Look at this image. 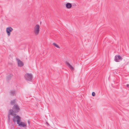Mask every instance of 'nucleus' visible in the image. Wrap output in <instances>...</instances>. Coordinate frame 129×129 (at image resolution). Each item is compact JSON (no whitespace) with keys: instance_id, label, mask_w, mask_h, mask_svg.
<instances>
[{"instance_id":"1","label":"nucleus","mask_w":129,"mask_h":129,"mask_svg":"<svg viewBox=\"0 0 129 129\" xmlns=\"http://www.w3.org/2000/svg\"><path fill=\"white\" fill-rule=\"evenodd\" d=\"M24 77L27 81H32L33 75L31 73H26L25 74Z\"/></svg>"},{"instance_id":"2","label":"nucleus","mask_w":129,"mask_h":129,"mask_svg":"<svg viewBox=\"0 0 129 129\" xmlns=\"http://www.w3.org/2000/svg\"><path fill=\"white\" fill-rule=\"evenodd\" d=\"M13 110L10 109L9 110V113H14V112H18L19 110V109L17 104H15L13 106Z\"/></svg>"},{"instance_id":"3","label":"nucleus","mask_w":129,"mask_h":129,"mask_svg":"<svg viewBox=\"0 0 129 129\" xmlns=\"http://www.w3.org/2000/svg\"><path fill=\"white\" fill-rule=\"evenodd\" d=\"M40 26L38 24L36 25L34 27V31L36 35H37L39 34L40 30Z\"/></svg>"},{"instance_id":"4","label":"nucleus","mask_w":129,"mask_h":129,"mask_svg":"<svg viewBox=\"0 0 129 129\" xmlns=\"http://www.w3.org/2000/svg\"><path fill=\"white\" fill-rule=\"evenodd\" d=\"M20 120H18L17 121V124H18V125L20 126L21 127H26V124L24 122H20Z\"/></svg>"},{"instance_id":"5","label":"nucleus","mask_w":129,"mask_h":129,"mask_svg":"<svg viewBox=\"0 0 129 129\" xmlns=\"http://www.w3.org/2000/svg\"><path fill=\"white\" fill-rule=\"evenodd\" d=\"M122 58L119 55H116L115 56L114 60L116 62H119L121 61Z\"/></svg>"},{"instance_id":"6","label":"nucleus","mask_w":129,"mask_h":129,"mask_svg":"<svg viewBox=\"0 0 129 129\" xmlns=\"http://www.w3.org/2000/svg\"><path fill=\"white\" fill-rule=\"evenodd\" d=\"M13 30V28L10 27H9L6 28V31L8 36H10V32Z\"/></svg>"},{"instance_id":"7","label":"nucleus","mask_w":129,"mask_h":129,"mask_svg":"<svg viewBox=\"0 0 129 129\" xmlns=\"http://www.w3.org/2000/svg\"><path fill=\"white\" fill-rule=\"evenodd\" d=\"M18 120H20V118L18 115H17L16 116L14 117L13 118V120L14 122L16 121L17 123V121Z\"/></svg>"},{"instance_id":"8","label":"nucleus","mask_w":129,"mask_h":129,"mask_svg":"<svg viewBox=\"0 0 129 129\" xmlns=\"http://www.w3.org/2000/svg\"><path fill=\"white\" fill-rule=\"evenodd\" d=\"M18 64V66L21 67L23 66V63L19 59H17Z\"/></svg>"},{"instance_id":"9","label":"nucleus","mask_w":129,"mask_h":129,"mask_svg":"<svg viewBox=\"0 0 129 129\" xmlns=\"http://www.w3.org/2000/svg\"><path fill=\"white\" fill-rule=\"evenodd\" d=\"M65 64L70 69L72 70L74 69V68L71 65H70V64L68 62H66Z\"/></svg>"},{"instance_id":"10","label":"nucleus","mask_w":129,"mask_h":129,"mask_svg":"<svg viewBox=\"0 0 129 129\" xmlns=\"http://www.w3.org/2000/svg\"><path fill=\"white\" fill-rule=\"evenodd\" d=\"M16 92L15 90H12L10 91V95H13L15 94Z\"/></svg>"},{"instance_id":"11","label":"nucleus","mask_w":129,"mask_h":129,"mask_svg":"<svg viewBox=\"0 0 129 129\" xmlns=\"http://www.w3.org/2000/svg\"><path fill=\"white\" fill-rule=\"evenodd\" d=\"M72 5L71 3H68L66 5V7L68 9H70L71 8Z\"/></svg>"},{"instance_id":"12","label":"nucleus","mask_w":129,"mask_h":129,"mask_svg":"<svg viewBox=\"0 0 129 129\" xmlns=\"http://www.w3.org/2000/svg\"><path fill=\"white\" fill-rule=\"evenodd\" d=\"M53 45L56 47L57 48H60V47L57 45L55 43H53Z\"/></svg>"},{"instance_id":"13","label":"nucleus","mask_w":129,"mask_h":129,"mask_svg":"<svg viewBox=\"0 0 129 129\" xmlns=\"http://www.w3.org/2000/svg\"><path fill=\"white\" fill-rule=\"evenodd\" d=\"M15 100H13L11 101V104L12 105H13L15 103Z\"/></svg>"},{"instance_id":"14","label":"nucleus","mask_w":129,"mask_h":129,"mask_svg":"<svg viewBox=\"0 0 129 129\" xmlns=\"http://www.w3.org/2000/svg\"><path fill=\"white\" fill-rule=\"evenodd\" d=\"M14 113H9V114L8 115V119L9 120L10 119V116H9V115H12Z\"/></svg>"},{"instance_id":"15","label":"nucleus","mask_w":129,"mask_h":129,"mask_svg":"<svg viewBox=\"0 0 129 129\" xmlns=\"http://www.w3.org/2000/svg\"><path fill=\"white\" fill-rule=\"evenodd\" d=\"M92 96H94L95 95V93L94 92H93L92 93Z\"/></svg>"},{"instance_id":"16","label":"nucleus","mask_w":129,"mask_h":129,"mask_svg":"<svg viewBox=\"0 0 129 129\" xmlns=\"http://www.w3.org/2000/svg\"><path fill=\"white\" fill-rule=\"evenodd\" d=\"M27 122L28 124L29 125L30 124V121L29 120H28L27 121Z\"/></svg>"},{"instance_id":"17","label":"nucleus","mask_w":129,"mask_h":129,"mask_svg":"<svg viewBox=\"0 0 129 129\" xmlns=\"http://www.w3.org/2000/svg\"><path fill=\"white\" fill-rule=\"evenodd\" d=\"M126 86L127 87H129V84H127L126 85Z\"/></svg>"},{"instance_id":"18","label":"nucleus","mask_w":129,"mask_h":129,"mask_svg":"<svg viewBox=\"0 0 129 129\" xmlns=\"http://www.w3.org/2000/svg\"><path fill=\"white\" fill-rule=\"evenodd\" d=\"M47 124L49 125L48 123H47Z\"/></svg>"},{"instance_id":"19","label":"nucleus","mask_w":129,"mask_h":129,"mask_svg":"<svg viewBox=\"0 0 129 129\" xmlns=\"http://www.w3.org/2000/svg\"><path fill=\"white\" fill-rule=\"evenodd\" d=\"M25 129H26V128H25Z\"/></svg>"}]
</instances>
